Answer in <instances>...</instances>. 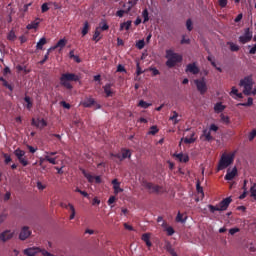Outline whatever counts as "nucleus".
<instances>
[{
	"mask_svg": "<svg viewBox=\"0 0 256 256\" xmlns=\"http://www.w3.org/2000/svg\"><path fill=\"white\" fill-rule=\"evenodd\" d=\"M200 72V68H198L196 62H192V64H188L186 66V73H192L193 75H198Z\"/></svg>",
	"mask_w": 256,
	"mask_h": 256,
	"instance_id": "12",
	"label": "nucleus"
},
{
	"mask_svg": "<svg viewBox=\"0 0 256 256\" xmlns=\"http://www.w3.org/2000/svg\"><path fill=\"white\" fill-rule=\"evenodd\" d=\"M131 10V6H129L128 10H123V9H120L117 11L116 15L120 18H122L124 16V14H127L128 12H130Z\"/></svg>",
	"mask_w": 256,
	"mask_h": 256,
	"instance_id": "33",
	"label": "nucleus"
},
{
	"mask_svg": "<svg viewBox=\"0 0 256 256\" xmlns=\"http://www.w3.org/2000/svg\"><path fill=\"white\" fill-rule=\"evenodd\" d=\"M238 95V89L235 86H232V91L230 92V96Z\"/></svg>",
	"mask_w": 256,
	"mask_h": 256,
	"instance_id": "58",
	"label": "nucleus"
},
{
	"mask_svg": "<svg viewBox=\"0 0 256 256\" xmlns=\"http://www.w3.org/2000/svg\"><path fill=\"white\" fill-rule=\"evenodd\" d=\"M176 222H182V223L185 222V220L183 219V215L180 212L176 216Z\"/></svg>",
	"mask_w": 256,
	"mask_h": 256,
	"instance_id": "53",
	"label": "nucleus"
},
{
	"mask_svg": "<svg viewBox=\"0 0 256 256\" xmlns=\"http://www.w3.org/2000/svg\"><path fill=\"white\" fill-rule=\"evenodd\" d=\"M193 137H194V134L190 135V138L189 137L184 138V143H186V144L194 143L195 139Z\"/></svg>",
	"mask_w": 256,
	"mask_h": 256,
	"instance_id": "40",
	"label": "nucleus"
},
{
	"mask_svg": "<svg viewBox=\"0 0 256 256\" xmlns=\"http://www.w3.org/2000/svg\"><path fill=\"white\" fill-rule=\"evenodd\" d=\"M234 159H235L234 153L222 154V157H220V162H218V171L228 168L230 165L233 164Z\"/></svg>",
	"mask_w": 256,
	"mask_h": 256,
	"instance_id": "4",
	"label": "nucleus"
},
{
	"mask_svg": "<svg viewBox=\"0 0 256 256\" xmlns=\"http://www.w3.org/2000/svg\"><path fill=\"white\" fill-rule=\"evenodd\" d=\"M72 81H79V76H77L76 74H71L70 72L61 75L60 84L66 89L71 90L73 88L71 84Z\"/></svg>",
	"mask_w": 256,
	"mask_h": 256,
	"instance_id": "3",
	"label": "nucleus"
},
{
	"mask_svg": "<svg viewBox=\"0 0 256 256\" xmlns=\"http://www.w3.org/2000/svg\"><path fill=\"white\" fill-rule=\"evenodd\" d=\"M225 109H226V106L222 105L221 102L216 103V105H214V112H216V114L222 113Z\"/></svg>",
	"mask_w": 256,
	"mask_h": 256,
	"instance_id": "22",
	"label": "nucleus"
},
{
	"mask_svg": "<svg viewBox=\"0 0 256 256\" xmlns=\"http://www.w3.org/2000/svg\"><path fill=\"white\" fill-rule=\"evenodd\" d=\"M95 100L93 98H86L82 105L86 108H90L95 104Z\"/></svg>",
	"mask_w": 256,
	"mask_h": 256,
	"instance_id": "23",
	"label": "nucleus"
},
{
	"mask_svg": "<svg viewBox=\"0 0 256 256\" xmlns=\"http://www.w3.org/2000/svg\"><path fill=\"white\" fill-rule=\"evenodd\" d=\"M239 231H240V229H238V228H232V229H230L229 233H230V235H235Z\"/></svg>",
	"mask_w": 256,
	"mask_h": 256,
	"instance_id": "60",
	"label": "nucleus"
},
{
	"mask_svg": "<svg viewBox=\"0 0 256 256\" xmlns=\"http://www.w3.org/2000/svg\"><path fill=\"white\" fill-rule=\"evenodd\" d=\"M249 54H251V55L256 54V44H254V46H252V48H250Z\"/></svg>",
	"mask_w": 256,
	"mask_h": 256,
	"instance_id": "61",
	"label": "nucleus"
},
{
	"mask_svg": "<svg viewBox=\"0 0 256 256\" xmlns=\"http://www.w3.org/2000/svg\"><path fill=\"white\" fill-rule=\"evenodd\" d=\"M69 209L71 210L70 220H73L75 218V215H76L75 208L72 204H69Z\"/></svg>",
	"mask_w": 256,
	"mask_h": 256,
	"instance_id": "42",
	"label": "nucleus"
},
{
	"mask_svg": "<svg viewBox=\"0 0 256 256\" xmlns=\"http://www.w3.org/2000/svg\"><path fill=\"white\" fill-rule=\"evenodd\" d=\"M174 157H176V159H178V161L182 162V163H187L189 162V156L183 153L180 154H174Z\"/></svg>",
	"mask_w": 256,
	"mask_h": 256,
	"instance_id": "20",
	"label": "nucleus"
},
{
	"mask_svg": "<svg viewBox=\"0 0 256 256\" xmlns=\"http://www.w3.org/2000/svg\"><path fill=\"white\" fill-rule=\"evenodd\" d=\"M24 101L27 103V109L30 110L33 107V103L31 101V98L29 96H26L24 98Z\"/></svg>",
	"mask_w": 256,
	"mask_h": 256,
	"instance_id": "38",
	"label": "nucleus"
},
{
	"mask_svg": "<svg viewBox=\"0 0 256 256\" xmlns=\"http://www.w3.org/2000/svg\"><path fill=\"white\" fill-rule=\"evenodd\" d=\"M98 28H100V30L102 31H107L109 29V26L106 22H101Z\"/></svg>",
	"mask_w": 256,
	"mask_h": 256,
	"instance_id": "48",
	"label": "nucleus"
},
{
	"mask_svg": "<svg viewBox=\"0 0 256 256\" xmlns=\"http://www.w3.org/2000/svg\"><path fill=\"white\" fill-rule=\"evenodd\" d=\"M7 217H8V213H7L6 210H4V211L0 214V224H1L2 222H4Z\"/></svg>",
	"mask_w": 256,
	"mask_h": 256,
	"instance_id": "44",
	"label": "nucleus"
},
{
	"mask_svg": "<svg viewBox=\"0 0 256 256\" xmlns=\"http://www.w3.org/2000/svg\"><path fill=\"white\" fill-rule=\"evenodd\" d=\"M82 174L85 176V178L89 181V183H93L94 180L97 184H100L102 182L100 176L93 177L91 174L87 173L84 169L81 170Z\"/></svg>",
	"mask_w": 256,
	"mask_h": 256,
	"instance_id": "11",
	"label": "nucleus"
},
{
	"mask_svg": "<svg viewBox=\"0 0 256 256\" xmlns=\"http://www.w3.org/2000/svg\"><path fill=\"white\" fill-rule=\"evenodd\" d=\"M165 232H166V234H168V236H173L174 235V233H175V230L173 229V227H167L166 229H165Z\"/></svg>",
	"mask_w": 256,
	"mask_h": 256,
	"instance_id": "47",
	"label": "nucleus"
},
{
	"mask_svg": "<svg viewBox=\"0 0 256 256\" xmlns=\"http://www.w3.org/2000/svg\"><path fill=\"white\" fill-rule=\"evenodd\" d=\"M32 125L42 130L47 126V122L44 119H38L37 121L35 119H32Z\"/></svg>",
	"mask_w": 256,
	"mask_h": 256,
	"instance_id": "16",
	"label": "nucleus"
},
{
	"mask_svg": "<svg viewBox=\"0 0 256 256\" xmlns=\"http://www.w3.org/2000/svg\"><path fill=\"white\" fill-rule=\"evenodd\" d=\"M166 250L168 251V253H170V255L178 256L175 250L171 247V245L166 246Z\"/></svg>",
	"mask_w": 256,
	"mask_h": 256,
	"instance_id": "46",
	"label": "nucleus"
},
{
	"mask_svg": "<svg viewBox=\"0 0 256 256\" xmlns=\"http://www.w3.org/2000/svg\"><path fill=\"white\" fill-rule=\"evenodd\" d=\"M238 173V170L236 167H234L232 170L228 169L226 172V176H224V180L226 181H232Z\"/></svg>",
	"mask_w": 256,
	"mask_h": 256,
	"instance_id": "14",
	"label": "nucleus"
},
{
	"mask_svg": "<svg viewBox=\"0 0 256 256\" xmlns=\"http://www.w3.org/2000/svg\"><path fill=\"white\" fill-rule=\"evenodd\" d=\"M41 11H42V13H46L47 11H49V6H48L47 2L42 4Z\"/></svg>",
	"mask_w": 256,
	"mask_h": 256,
	"instance_id": "51",
	"label": "nucleus"
},
{
	"mask_svg": "<svg viewBox=\"0 0 256 256\" xmlns=\"http://www.w3.org/2000/svg\"><path fill=\"white\" fill-rule=\"evenodd\" d=\"M142 240L146 243V245H147L148 247H151V246H152V243H151V241H150V236H149V234H144V235L142 236Z\"/></svg>",
	"mask_w": 256,
	"mask_h": 256,
	"instance_id": "30",
	"label": "nucleus"
},
{
	"mask_svg": "<svg viewBox=\"0 0 256 256\" xmlns=\"http://www.w3.org/2000/svg\"><path fill=\"white\" fill-rule=\"evenodd\" d=\"M159 132V129L157 128V126H153L151 127V130L149 131L150 135H156Z\"/></svg>",
	"mask_w": 256,
	"mask_h": 256,
	"instance_id": "52",
	"label": "nucleus"
},
{
	"mask_svg": "<svg viewBox=\"0 0 256 256\" xmlns=\"http://www.w3.org/2000/svg\"><path fill=\"white\" fill-rule=\"evenodd\" d=\"M166 67L172 69L174 68L178 63H181L183 61V56L181 54H177V52H174L173 50H166Z\"/></svg>",
	"mask_w": 256,
	"mask_h": 256,
	"instance_id": "2",
	"label": "nucleus"
},
{
	"mask_svg": "<svg viewBox=\"0 0 256 256\" xmlns=\"http://www.w3.org/2000/svg\"><path fill=\"white\" fill-rule=\"evenodd\" d=\"M145 187L151 190L152 193H163V188L159 185H154L153 183H145Z\"/></svg>",
	"mask_w": 256,
	"mask_h": 256,
	"instance_id": "13",
	"label": "nucleus"
},
{
	"mask_svg": "<svg viewBox=\"0 0 256 256\" xmlns=\"http://www.w3.org/2000/svg\"><path fill=\"white\" fill-rule=\"evenodd\" d=\"M220 121H222L224 124L230 123V118L228 116H225L224 114L220 115Z\"/></svg>",
	"mask_w": 256,
	"mask_h": 256,
	"instance_id": "43",
	"label": "nucleus"
},
{
	"mask_svg": "<svg viewBox=\"0 0 256 256\" xmlns=\"http://www.w3.org/2000/svg\"><path fill=\"white\" fill-rule=\"evenodd\" d=\"M138 106L141 107V108H143V109H147V108H149L150 106H152V104L147 103V102L141 100V101L139 102Z\"/></svg>",
	"mask_w": 256,
	"mask_h": 256,
	"instance_id": "39",
	"label": "nucleus"
},
{
	"mask_svg": "<svg viewBox=\"0 0 256 256\" xmlns=\"http://www.w3.org/2000/svg\"><path fill=\"white\" fill-rule=\"evenodd\" d=\"M61 105H62L65 109H68V110L71 108V105L68 104V103H66L65 101H62V102H61Z\"/></svg>",
	"mask_w": 256,
	"mask_h": 256,
	"instance_id": "62",
	"label": "nucleus"
},
{
	"mask_svg": "<svg viewBox=\"0 0 256 256\" xmlns=\"http://www.w3.org/2000/svg\"><path fill=\"white\" fill-rule=\"evenodd\" d=\"M136 47H137L139 50H142V49L145 47V40H138V41H137V44H136Z\"/></svg>",
	"mask_w": 256,
	"mask_h": 256,
	"instance_id": "45",
	"label": "nucleus"
},
{
	"mask_svg": "<svg viewBox=\"0 0 256 256\" xmlns=\"http://www.w3.org/2000/svg\"><path fill=\"white\" fill-rule=\"evenodd\" d=\"M186 29H188L190 32L193 30V21L191 18L186 20Z\"/></svg>",
	"mask_w": 256,
	"mask_h": 256,
	"instance_id": "36",
	"label": "nucleus"
},
{
	"mask_svg": "<svg viewBox=\"0 0 256 256\" xmlns=\"http://www.w3.org/2000/svg\"><path fill=\"white\" fill-rule=\"evenodd\" d=\"M112 184H113V188H114V193L115 194H118L120 192H123L124 190L120 188V183L118 182L117 179H114L112 181Z\"/></svg>",
	"mask_w": 256,
	"mask_h": 256,
	"instance_id": "21",
	"label": "nucleus"
},
{
	"mask_svg": "<svg viewBox=\"0 0 256 256\" xmlns=\"http://www.w3.org/2000/svg\"><path fill=\"white\" fill-rule=\"evenodd\" d=\"M131 25H132L131 20L123 22V23H121L120 30L123 31L124 29H126L128 31L131 28Z\"/></svg>",
	"mask_w": 256,
	"mask_h": 256,
	"instance_id": "26",
	"label": "nucleus"
},
{
	"mask_svg": "<svg viewBox=\"0 0 256 256\" xmlns=\"http://www.w3.org/2000/svg\"><path fill=\"white\" fill-rule=\"evenodd\" d=\"M253 38V32L250 31V28H245L244 34L239 36L238 41L241 44L249 43Z\"/></svg>",
	"mask_w": 256,
	"mask_h": 256,
	"instance_id": "8",
	"label": "nucleus"
},
{
	"mask_svg": "<svg viewBox=\"0 0 256 256\" xmlns=\"http://www.w3.org/2000/svg\"><path fill=\"white\" fill-rule=\"evenodd\" d=\"M15 38H16L15 33H14V32H9V34H8V36H7V39H8L9 41H14Z\"/></svg>",
	"mask_w": 256,
	"mask_h": 256,
	"instance_id": "54",
	"label": "nucleus"
},
{
	"mask_svg": "<svg viewBox=\"0 0 256 256\" xmlns=\"http://www.w3.org/2000/svg\"><path fill=\"white\" fill-rule=\"evenodd\" d=\"M132 154L130 152L129 149H122V155H121V160L123 161L124 159H127V158H131Z\"/></svg>",
	"mask_w": 256,
	"mask_h": 256,
	"instance_id": "25",
	"label": "nucleus"
},
{
	"mask_svg": "<svg viewBox=\"0 0 256 256\" xmlns=\"http://www.w3.org/2000/svg\"><path fill=\"white\" fill-rule=\"evenodd\" d=\"M13 236H14V232H12L11 230H6L0 234V240L3 242H6L12 239Z\"/></svg>",
	"mask_w": 256,
	"mask_h": 256,
	"instance_id": "15",
	"label": "nucleus"
},
{
	"mask_svg": "<svg viewBox=\"0 0 256 256\" xmlns=\"http://www.w3.org/2000/svg\"><path fill=\"white\" fill-rule=\"evenodd\" d=\"M39 252H41L43 256H54L45 249H40L38 247L28 248L24 250V254L27 256H35Z\"/></svg>",
	"mask_w": 256,
	"mask_h": 256,
	"instance_id": "7",
	"label": "nucleus"
},
{
	"mask_svg": "<svg viewBox=\"0 0 256 256\" xmlns=\"http://www.w3.org/2000/svg\"><path fill=\"white\" fill-rule=\"evenodd\" d=\"M112 86H113V84H111V83L105 84V86H103V89H104V92H105L107 98L112 97L114 95Z\"/></svg>",
	"mask_w": 256,
	"mask_h": 256,
	"instance_id": "18",
	"label": "nucleus"
},
{
	"mask_svg": "<svg viewBox=\"0 0 256 256\" xmlns=\"http://www.w3.org/2000/svg\"><path fill=\"white\" fill-rule=\"evenodd\" d=\"M228 4V0H218V5L220 8H226Z\"/></svg>",
	"mask_w": 256,
	"mask_h": 256,
	"instance_id": "49",
	"label": "nucleus"
},
{
	"mask_svg": "<svg viewBox=\"0 0 256 256\" xmlns=\"http://www.w3.org/2000/svg\"><path fill=\"white\" fill-rule=\"evenodd\" d=\"M143 17H144V23L148 22L149 21V11L147 8H145L143 10V13H142Z\"/></svg>",
	"mask_w": 256,
	"mask_h": 256,
	"instance_id": "41",
	"label": "nucleus"
},
{
	"mask_svg": "<svg viewBox=\"0 0 256 256\" xmlns=\"http://www.w3.org/2000/svg\"><path fill=\"white\" fill-rule=\"evenodd\" d=\"M25 152L23 150L17 149L14 152V155L17 157L18 161L20 162L21 165L26 167L29 163L26 159Z\"/></svg>",
	"mask_w": 256,
	"mask_h": 256,
	"instance_id": "9",
	"label": "nucleus"
},
{
	"mask_svg": "<svg viewBox=\"0 0 256 256\" xmlns=\"http://www.w3.org/2000/svg\"><path fill=\"white\" fill-rule=\"evenodd\" d=\"M102 39L100 28H96L94 35H93V41L98 43Z\"/></svg>",
	"mask_w": 256,
	"mask_h": 256,
	"instance_id": "24",
	"label": "nucleus"
},
{
	"mask_svg": "<svg viewBox=\"0 0 256 256\" xmlns=\"http://www.w3.org/2000/svg\"><path fill=\"white\" fill-rule=\"evenodd\" d=\"M37 188L43 191L46 188V186H44L41 182H37Z\"/></svg>",
	"mask_w": 256,
	"mask_h": 256,
	"instance_id": "63",
	"label": "nucleus"
},
{
	"mask_svg": "<svg viewBox=\"0 0 256 256\" xmlns=\"http://www.w3.org/2000/svg\"><path fill=\"white\" fill-rule=\"evenodd\" d=\"M31 234H32V231L30 230V228L28 226H24L20 231L19 239L22 241H25L31 236Z\"/></svg>",
	"mask_w": 256,
	"mask_h": 256,
	"instance_id": "10",
	"label": "nucleus"
},
{
	"mask_svg": "<svg viewBox=\"0 0 256 256\" xmlns=\"http://www.w3.org/2000/svg\"><path fill=\"white\" fill-rule=\"evenodd\" d=\"M256 138V130H252L251 133L248 135V140L253 141Z\"/></svg>",
	"mask_w": 256,
	"mask_h": 256,
	"instance_id": "50",
	"label": "nucleus"
},
{
	"mask_svg": "<svg viewBox=\"0 0 256 256\" xmlns=\"http://www.w3.org/2000/svg\"><path fill=\"white\" fill-rule=\"evenodd\" d=\"M253 105V98H248L246 103H239L237 106L250 107Z\"/></svg>",
	"mask_w": 256,
	"mask_h": 256,
	"instance_id": "34",
	"label": "nucleus"
},
{
	"mask_svg": "<svg viewBox=\"0 0 256 256\" xmlns=\"http://www.w3.org/2000/svg\"><path fill=\"white\" fill-rule=\"evenodd\" d=\"M116 201V197L115 196H111L108 200V204L112 205L114 202Z\"/></svg>",
	"mask_w": 256,
	"mask_h": 256,
	"instance_id": "64",
	"label": "nucleus"
},
{
	"mask_svg": "<svg viewBox=\"0 0 256 256\" xmlns=\"http://www.w3.org/2000/svg\"><path fill=\"white\" fill-rule=\"evenodd\" d=\"M218 130H219V127L216 126L215 124L210 125V132L211 131L217 132Z\"/></svg>",
	"mask_w": 256,
	"mask_h": 256,
	"instance_id": "59",
	"label": "nucleus"
},
{
	"mask_svg": "<svg viewBox=\"0 0 256 256\" xmlns=\"http://www.w3.org/2000/svg\"><path fill=\"white\" fill-rule=\"evenodd\" d=\"M46 43H47L46 38H41V39L39 40V42H37V46H36L37 50H42V49H43V46H44Z\"/></svg>",
	"mask_w": 256,
	"mask_h": 256,
	"instance_id": "28",
	"label": "nucleus"
},
{
	"mask_svg": "<svg viewBox=\"0 0 256 256\" xmlns=\"http://www.w3.org/2000/svg\"><path fill=\"white\" fill-rule=\"evenodd\" d=\"M67 44V40H65V38H62L61 40H59V42H57V44L55 46H52L51 48H49V51H54L57 48H60V50H62Z\"/></svg>",
	"mask_w": 256,
	"mask_h": 256,
	"instance_id": "17",
	"label": "nucleus"
},
{
	"mask_svg": "<svg viewBox=\"0 0 256 256\" xmlns=\"http://www.w3.org/2000/svg\"><path fill=\"white\" fill-rule=\"evenodd\" d=\"M250 196L256 200V184H253L251 187H250Z\"/></svg>",
	"mask_w": 256,
	"mask_h": 256,
	"instance_id": "35",
	"label": "nucleus"
},
{
	"mask_svg": "<svg viewBox=\"0 0 256 256\" xmlns=\"http://www.w3.org/2000/svg\"><path fill=\"white\" fill-rule=\"evenodd\" d=\"M178 116H179V114L176 111L172 112L170 120L174 121V125H176L180 122V120L177 119Z\"/></svg>",
	"mask_w": 256,
	"mask_h": 256,
	"instance_id": "31",
	"label": "nucleus"
},
{
	"mask_svg": "<svg viewBox=\"0 0 256 256\" xmlns=\"http://www.w3.org/2000/svg\"><path fill=\"white\" fill-rule=\"evenodd\" d=\"M232 198L228 197L218 204V206L208 205L210 213L215 214L216 211H226L229 205L232 203Z\"/></svg>",
	"mask_w": 256,
	"mask_h": 256,
	"instance_id": "5",
	"label": "nucleus"
},
{
	"mask_svg": "<svg viewBox=\"0 0 256 256\" xmlns=\"http://www.w3.org/2000/svg\"><path fill=\"white\" fill-rule=\"evenodd\" d=\"M228 45H230V51L232 52H238L240 50V46H237L234 42H228Z\"/></svg>",
	"mask_w": 256,
	"mask_h": 256,
	"instance_id": "32",
	"label": "nucleus"
},
{
	"mask_svg": "<svg viewBox=\"0 0 256 256\" xmlns=\"http://www.w3.org/2000/svg\"><path fill=\"white\" fill-rule=\"evenodd\" d=\"M56 159L57 158H51L49 155H47V156H45L44 161H47L50 164L56 165L57 164Z\"/></svg>",
	"mask_w": 256,
	"mask_h": 256,
	"instance_id": "37",
	"label": "nucleus"
},
{
	"mask_svg": "<svg viewBox=\"0 0 256 256\" xmlns=\"http://www.w3.org/2000/svg\"><path fill=\"white\" fill-rule=\"evenodd\" d=\"M89 29H90L89 23H88V21H85L84 26H83V30H82L83 37L88 34Z\"/></svg>",
	"mask_w": 256,
	"mask_h": 256,
	"instance_id": "29",
	"label": "nucleus"
},
{
	"mask_svg": "<svg viewBox=\"0 0 256 256\" xmlns=\"http://www.w3.org/2000/svg\"><path fill=\"white\" fill-rule=\"evenodd\" d=\"M194 85H196V89L200 92V95H205L208 91L207 82L204 77L194 80Z\"/></svg>",
	"mask_w": 256,
	"mask_h": 256,
	"instance_id": "6",
	"label": "nucleus"
},
{
	"mask_svg": "<svg viewBox=\"0 0 256 256\" xmlns=\"http://www.w3.org/2000/svg\"><path fill=\"white\" fill-rule=\"evenodd\" d=\"M3 157L5 158V164H9L12 161L8 154H3Z\"/></svg>",
	"mask_w": 256,
	"mask_h": 256,
	"instance_id": "56",
	"label": "nucleus"
},
{
	"mask_svg": "<svg viewBox=\"0 0 256 256\" xmlns=\"http://www.w3.org/2000/svg\"><path fill=\"white\" fill-rule=\"evenodd\" d=\"M110 156H111V158H117L120 161H122V155L119 153L118 154L111 153Z\"/></svg>",
	"mask_w": 256,
	"mask_h": 256,
	"instance_id": "57",
	"label": "nucleus"
},
{
	"mask_svg": "<svg viewBox=\"0 0 256 256\" xmlns=\"http://www.w3.org/2000/svg\"><path fill=\"white\" fill-rule=\"evenodd\" d=\"M202 135L204 136L205 140L208 142L213 140V137L211 136V132L207 129L202 132Z\"/></svg>",
	"mask_w": 256,
	"mask_h": 256,
	"instance_id": "27",
	"label": "nucleus"
},
{
	"mask_svg": "<svg viewBox=\"0 0 256 256\" xmlns=\"http://www.w3.org/2000/svg\"><path fill=\"white\" fill-rule=\"evenodd\" d=\"M40 22H41V19L39 17H37L34 21H32L31 23H29L27 25V29L28 30L37 29Z\"/></svg>",
	"mask_w": 256,
	"mask_h": 256,
	"instance_id": "19",
	"label": "nucleus"
},
{
	"mask_svg": "<svg viewBox=\"0 0 256 256\" xmlns=\"http://www.w3.org/2000/svg\"><path fill=\"white\" fill-rule=\"evenodd\" d=\"M3 86L9 89L11 92L13 91V86L11 84H8L7 80H4Z\"/></svg>",
	"mask_w": 256,
	"mask_h": 256,
	"instance_id": "55",
	"label": "nucleus"
},
{
	"mask_svg": "<svg viewBox=\"0 0 256 256\" xmlns=\"http://www.w3.org/2000/svg\"><path fill=\"white\" fill-rule=\"evenodd\" d=\"M239 86L243 87V94L245 96L256 95V88L253 89V80L251 76H245L239 81Z\"/></svg>",
	"mask_w": 256,
	"mask_h": 256,
	"instance_id": "1",
	"label": "nucleus"
}]
</instances>
